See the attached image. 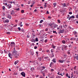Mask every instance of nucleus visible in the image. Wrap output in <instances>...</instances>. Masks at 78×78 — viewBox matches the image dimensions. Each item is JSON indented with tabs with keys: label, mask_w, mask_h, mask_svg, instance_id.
Returning a JSON list of instances; mask_svg holds the SVG:
<instances>
[{
	"label": "nucleus",
	"mask_w": 78,
	"mask_h": 78,
	"mask_svg": "<svg viewBox=\"0 0 78 78\" xmlns=\"http://www.w3.org/2000/svg\"><path fill=\"white\" fill-rule=\"evenodd\" d=\"M17 51H13L12 52V54L13 56H15V55H17Z\"/></svg>",
	"instance_id": "f257e3e1"
},
{
	"label": "nucleus",
	"mask_w": 78,
	"mask_h": 78,
	"mask_svg": "<svg viewBox=\"0 0 78 78\" xmlns=\"http://www.w3.org/2000/svg\"><path fill=\"white\" fill-rule=\"evenodd\" d=\"M10 45L12 47V46L14 47V46H15L16 44H15L14 42H11Z\"/></svg>",
	"instance_id": "f03ea898"
},
{
	"label": "nucleus",
	"mask_w": 78,
	"mask_h": 78,
	"mask_svg": "<svg viewBox=\"0 0 78 78\" xmlns=\"http://www.w3.org/2000/svg\"><path fill=\"white\" fill-rule=\"evenodd\" d=\"M21 75L23 76L24 77H25V73H24V72H22L20 73Z\"/></svg>",
	"instance_id": "7ed1b4c3"
},
{
	"label": "nucleus",
	"mask_w": 78,
	"mask_h": 78,
	"mask_svg": "<svg viewBox=\"0 0 78 78\" xmlns=\"http://www.w3.org/2000/svg\"><path fill=\"white\" fill-rule=\"evenodd\" d=\"M64 61H65V60H62L61 59L58 60V62H60V63H63V62H64Z\"/></svg>",
	"instance_id": "20e7f679"
},
{
	"label": "nucleus",
	"mask_w": 78,
	"mask_h": 78,
	"mask_svg": "<svg viewBox=\"0 0 78 78\" xmlns=\"http://www.w3.org/2000/svg\"><path fill=\"white\" fill-rule=\"evenodd\" d=\"M31 41L32 42H34V43H35L36 42V41L35 40V39L34 38H32L31 40Z\"/></svg>",
	"instance_id": "39448f33"
},
{
	"label": "nucleus",
	"mask_w": 78,
	"mask_h": 78,
	"mask_svg": "<svg viewBox=\"0 0 78 78\" xmlns=\"http://www.w3.org/2000/svg\"><path fill=\"white\" fill-rule=\"evenodd\" d=\"M9 58H11V59H12V55L11 54V53H9Z\"/></svg>",
	"instance_id": "423d86ee"
},
{
	"label": "nucleus",
	"mask_w": 78,
	"mask_h": 78,
	"mask_svg": "<svg viewBox=\"0 0 78 78\" xmlns=\"http://www.w3.org/2000/svg\"><path fill=\"white\" fill-rule=\"evenodd\" d=\"M9 20L6 19L5 20L4 23H9Z\"/></svg>",
	"instance_id": "0eeeda50"
},
{
	"label": "nucleus",
	"mask_w": 78,
	"mask_h": 78,
	"mask_svg": "<svg viewBox=\"0 0 78 78\" xmlns=\"http://www.w3.org/2000/svg\"><path fill=\"white\" fill-rule=\"evenodd\" d=\"M7 7L9 9H10V8L12 7V6L11 4L8 5Z\"/></svg>",
	"instance_id": "6e6552de"
},
{
	"label": "nucleus",
	"mask_w": 78,
	"mask_h": 78,
	"mask_svg": "<svg viewBox=\"0 0 78 78\" xmlns=\"http://www.w3.org/2000/svg\"><path fill=\"white\" fill-rule=\"evenodd\" d=\"M30 70L32 71V72H34V67H32L30 68Z\"/></svg>",
	"instance_id": "1a4fd4ad"
},
{
	"label": "nucleus",
	"mask_w": 78,
	"mask_h": 78,
	"mask_svg": "<svg viewBox=\"0 0 78 78\" xmlns=\"http://www.w3.org/2000/svg\"><path fill=\"white\" fill-rule=\"evenodd\" d=\"M7 17L9 19H11V16L9 15H7Z\"/></svg>",
	"instance_id": "9d476101"
},
{
	"label": "nucleus",
	"mask_w": 78,
	"mask_h": 78,
	"mask_svg": "<svg viewBox=\"0 0 78 78\" xmlns=\"http://www.w3.org/2000/svg\"><path fill=\"white\" fill-rule=\"evenodd\" d=\"M57 74L58 75H61L62 76H63V75H62V73H60V72H58Z\"/></svg>",
	"instance_id": "9b49d317"
},
{
	"label": "nucleus",
	"mask_w": 78,
	"mask_h": 78,
	"mask_svg": "<svg viewBox=\"0 0 78 78\" xmlns=\"http://www.w3.org/2000/svg\"><path fill=\"white\" fill-rule=\"evenodd\" d=\"M64 32V30H61L60 31V33H63Z\"/></svg>",
	"instance_id": "f8f14e48"
},
{
	"label": "nucleus",
	"mask_w": 78,
	"mask_h": 78,
	"mask_svg": "<svg viewBox=\"0 0 78 78\" xmlns=\"http://www.w3.org/2000/svg\"><path fill=\"white\" fill-rule=\"evenodd\" d=\"M67 46H66L65 45H64L63 46V47L64 48H65V50H66V49L67 48Z\"/></svg>",
	"instance_id": "ddd939ff"
},
{
	"label": "nucleus",
	"mask_w": 78,
	"mask_h": 78,
	"mask_svg": "<svg viewBox=\"0 0 78 78\" xmlns=\"http://www.w3.org/2000/svg\"><path fill=\"white\" fill-rule=\"evenodd\" d=\"M66 76L67 77H68L69 78H70V76H69V74L68 73H67L66 74Z\"/></svg>",
	"instance_id": "4468645a"
},
{
	"label": "nucleus",
	"mask_w": 78,
	"mask_h": 78,
	"mask_svg": "<svg viewBox=\"0 0 78 78\" xmlns=\"http://www.w3.org/2000/svg\"><path fill=\"white\" fill-rule=\"evenodd\" d=\"M19 62V60H17V61H15V65H16V64H17V63H18V62Z\"/></svg>",
	"instance_id": "2eb2a0df"
},
{
	"label": "nucleus",
	"mask_w": 78,
	"mask_h": 78,
	"mask_svg": "<svg viewBox=\"0 0 78 78\" xmlns=\"http://www.w3.org/2000/svg\"><path fill=\"white\" fill-rule=\"evenodd\" d=\"M52 47L54 49H55V48L56 46L54 45L53 44H52Z\"/></svg>",
	"instance_id": "dca6fc26"
},
{
	"label": "nucleus",
	"mask_w": 78,
	"mask_h": 78,
	"mask_svg": "<svg viewBox=\"0 0 78 78\" xmlns=\"http://www.w3.org/2000/svg\"><path fill=\"white\" fill-rule=\"evenodd\" d=\"M53 24L54 25V28H56L57 27H58V26L57 25H56L55 24H54V23H53Z\"/></svg>",
	"instance_id": "f3484780"
},
{
	"label": "nucleus",
	"mask_w": 78,
	"mask_h": 78,
	"mask_svg": "<svg viewBox=\"0 0 78 78\" xmlns=\"http://www.w3.org/2000/svg\"><path fill=\"white\" fill-rule=\"evenodd\" d=\"M41 70H44V69H45V67L44 66H42L41 68Z\"/></svg>",
	"instance_id": "a211bd4d"
},
{
	"label": "nucleus",
	"mask_w": 78,
	"mask_h": 78,
	"mask_svg": "<svg viewBox=\"0 0 78 78\" xmlns=\"http://www.w3.org/2000/svg\"><path fill=\"white\" fill-rule=\"evenodd\" d=\"M53 5H54V8H55L56 6V3H54Z\"/></svg>",
	"instance_id": "6ab92c4d"
},
{
	"label": "nucleus",
	"mask_w": 78,
	"mask_h": 78,
	"mask_svg": "<svg viewBox=\"0 0 78 78\" xmlns=\"http://www.w3.org/2000/svg\"><path fill=\"white\" fill-rule=\"evenodd\" d=\"M70 19H74L75 18V16H70Z\"/></svg>",
	"instance_id": "aec40b11"
},
{
	"label": "nucleus",
	"mask_w": 78,
	"mask_h": 78,
	"mask_svg": "<svg viewBox=\"0 0 78 78\" xmlns=\"http://www.w3.org/2000/svg\"><path fill=\"white\" fill-rule=\"evenodd\" d=\"M73 33H74V35H75L76 34H77V32H76V31H74V32H73Z\"/></svg>",
	"instance_id": "412c9836"
},
{
	"label": "nucleus",
	"mask_w": 78,
	"mask_h": 78,
	"mask_svg": "<svg viewBox=\"0 0 78 78\" xmlns=\"http://www.w3.org/2000/svg\"><path fill=\"white\" fill-rule=\"evenodd\" d=\"M66 27H67V25L66 24H63V27H64V28H65Z\"/></svg>",
	"instance_id": "4be33fe9"
},
{
	"label": "nucleus",
	"mask_w": 78,
	"mask_h": 78,
	"mask_svg": "<svg viewBox=\"0 0 78 78\" xmlns=\"http://www.w3.org/2000/svg\"><path fill=\"white\" fill-rule=\"evenodd\" d=\"M76 39V38H71L70 39V40H71V41H73V40H75Z\"/></svg>",
	"instance_id": "5701e85b"
},
{
	"label": "nucleus",
	"mask_w": 78,
	"mask_h": 78,
	"mask_svg": "<svg viewBox=\"0 0 78 78\" xmlns=\"http://www.w3.org/2000/svg\"><path fill=\"white\" fill-rule=\"evenodd\" d=\"M52 61L53 62H56V59H54L53 60H52Z\"/></svg>",
	"instance_id": "b1692460"
},
{
	"label": "nucleus",
	"mask_w": 78,
	"mask_h": 78,
	"mask_svg": "<svg viewBox=\"0 0 78 78\" xmlns=\"http://www.w3.org/2000/svg\"><path fill=\"white\" fill-rule=\"evenodd\" d=\"M30 54L31 55H34V52H33V51H31L30 52Z\"/></svg>",
	"instance_id": "393cba45"
},
{
	"label": "nucleus",
	"mask_w": 78,
	"mask_h": 78,
	"mask_svg": "<svg viewBox=\"0 0 78 78\" xmlns=\"http://www.w3.org/2000/svg\"><path fill=\"white\" fill-rule=\"evenodd\" d=\"M49 26L51 27V28H52L53 27V26H52V23L49 24Z\"/></svg>",
	"instance_id": "a878e982"
},
{
	"label": "nucleus",
	"mask_w": 78,
	"mask_h": 78,
	"mask_svg": "<svg viewBox=\"0 0 78 78\" xmlns=\"http://www.w3.org/2000/svg\"><path fill=\"white\" fill-rule=\"evenodd\" d=\"M62 5L64 7H65V6H66V3L63 4Z\"/></svg>",
	"instance_id": "bb28decb"
},
{
	"label": "nucleus",
	"mask_w": 78,
	"mask_h": 78,
	"mask_svg": "<svg viewBox=\"0 0 78 78\" xmlns=\"http://www.w3.org/2000/svg\"><path fill=\"white\" fill-rule=\"evenodd\" d=\"M35 41H36V42H38V38H37V37H36Z\"/></svg>",
	"instance_id": "cd10ccee"
},
{
	"label": "nucleus",
	"mask_w": 78,
	"mask_h": 78,
	"mask_svg": "<svg viewBox=\"0 0 78 78\" xmlns=\"http://www.w3.org/2000/svg\"><path fill=\"white\" fill-rule=\"evenodd\" d=\"M77 56V55H76V54H74V58H76Z\"/></svg>",
	"instance_id": "c85d7f7f"
},
{
	"label": "nucleus",
	"mask_w": 78,
	"mask_h": 78,
	"mask_svg": "<svg viewBox=\"0 0 78 78\" xmlns=\"http://www.w3.org/2000/svg\"><path fill=\"white\" fill-rule=\"evenodd\" d=\"M59 27L60 28H61V29H62V25H60Z\"/></svg>",
	"instance_id": "c756f323"
},
{
	"label": "nucleus",
	"mask_w": 78,
	"mask_h": 78,
	"mask_svg": "<svg viewBox=\"0 0 78 78\" xmlns=\"http://www.w3.org/2000/svg\"><path fill=\"white\" fill-rule=\"evenodd\" d=\"M62 42L63 44H66V41L63 40L62 41Z\"/></svg>",
	"instance_id": "7c9ffc66"
},
{
	"label": "nucleus",
	"mask_w": 78,
	"mask_h": 78,
	"mask_svg": "<svg viewBox=\"0 0 78 78\" xmlns=\"http://www.w3.org/2000/svg\"><path fill=\"white\" fill-rule=\"evenodd\" d=\"M48 58V57H44V59H46V60H47V59Z\"/></svg>",
	"instance_id": "2f4dec72"
},
{
	"label": "nucleus",
	"mask_w": 78,
	"mask_h": 78,
	"mask_svg": "<svg viewBox=\"0 0 78 78\" xmlns=\"http://www.w3.org/2000/svg\"><path fill=\"white\" fill-rule=\"evenodd\" d=\"M2 8L3 10H5V6H3L2 7Z\"/></svg>",
	"instance_id": "473e14b6"
},
{
	"label": "nucleus",
	"mask_w": 78,
	"mask_h": 78,
	"mask_svg": "<svg viewBox=\"0 0 78 78\" xmlns=\"http://www.w3.org/2000/svg\"><path fill=\"white\" fill-rule=\"evenodd\" d=\"M58 23H61V21L59 20H58Z\"/></svg>",
	"instance_id": "72a5a7b5"
},
{
	"label": "nucleus",
	"mask_w": 78,
	"mask_h": 78,
	"mask_svg": "<svg viewBox=\"0 0 78 78\" xmlns=\"http://www.w3.org/2000/svg\"><path fill=\"white\" fill-rule=\"evenodd\" d=\"M43 22H44V20H41L40 21V23H42Z\"/></svg>",
	"instance_id": "f704fd0d"
},
{
	"label": "nucleus",
	"mask_w": 78,
	"mask_h": 78,
	"mask_svg": "<svg viewBox=\"0 0 78 78\" xmlns=\"http://www.w3.org/2000/svg\"><path fill=\"white\" fill-rule=\"evenodd\" d=\"M53 33H56V34H57V32H56V31H53Z\"/></svg>",
	"instance_id": "c9c22d12"
},
{
	"label": "nucleus",
	"mask_w": 78,
	"mask_h": 78,
	"mask_svg": "<svg viewBox=\"0 0 78 78\" xmlns=\"http://www.w3.org/2000/svg\"><path fill=\"white\" fill-rule=\"evenodd\" d=\"M77 60H78V55H77L76 58Z\"/></svg>",
	"instance_id": "e433bc0d"
},
{
	"label": "nucleus",
	"mask_w": 78,
	"mask_h": 78,
	"mask_svg": "<svg viewBox=\"0 0 78 78\" xmlns=\"http://www.w3.org/2000/svg\"><path fill=\"white\" fill-rule=\"evenodd\" d=\"M14 11H11V14H14Z\"/></svg>",
	"instance_id": "4c0bfd02"
},
{
	"label": "nucleus",
	"mask_w": 78,
	"mask_h": 78,
	"mask_svg": "<svg viewBox=\"0 0 78 78\" xmlns=\"http://www.w3.org/2000/svg\"><path fill=\"white\" fill-rule=\"evenodd\" d=\"M23 70V69L22 68H20L19 69V71H22Z\"/></svg>",
	"instance_id": "58836bf2"
},
{
	"label": "nucleus",
	"mask_w": 78,
	"mask_h": 78,
	"mask_svg": "<svg viewBox=\"0 0 78 78\" xmlns=\"http://www.w3.org/2000/svg\"><path fill=\"white\" fill-rule=\"evenodd\" d=\"M47 41H48V40H47V39H46L44 40V42H45V43H46V42H47Z\"/></svg>",
	"instance_id": "ea45409f"
},
{
	"label": "nucleus",
	"mask_w": 78,
	"mask_h": 78,
	"mask_svg": "<svg viewBox=\"0 0 78 78\" xmlns=\"http://www.w3.org/2000/svg\"><path fill=\"white\" fill-rule=\"evenodd\" d=\"M21 12L22 13H23L24 12V10H22L21 11Z\"/></svg>",
	"instance_id": "a19ab883"
},
{
	"label": "nucleus",
	"mask_w": 78,
	"mask_h": 78,
	"mask_svg": "<svg viewBox=\"0 0 78 78\" xmlns=\"http://www.w3.org/2000/svg\"><path fill=\"white\" fill-rule=\"evenodd\" d=\"M38 60L39 61H41V58H38Z\"/></svg>",
	"instance_id": "79ce46f5"
},
{
	"label": "nucleus",
	"mask_w": 78,
	"mask_h": 78,
	"mask_svg": "<svg viewBox=\"0 0 78 78\" xmlns=\"http://www.w3.org/2000/svg\"><path fill=\"white\" fill-rule=\"evenodd\" d=\"M16 11H19V10H20V9H19V8H16Z\"/></svg>",
	"instance_id": "37998d69"
},
{
	"label": "nucleus",
	"mask_w": 78,
	"mask_h": 78,
	"mask_svg": "<svg viewBox=\"0 0 78 78\" xmlns=\"http://www.w3.org/2000/svg\"><path fill=\"white\" fill-rule=\"evenodd\" d=\"M36 54H37V56H38V54H39V52H38V51H36Z\"/></svg>",
	"instance_id": "c03bdc74"
},
{
	"label": "nucleus",
	"mask_w": 78,
	"mask_h": 78,
	"mask_svg": "<svg viewBox=\"0 0 78 78\" xmlns=\"http://www.w3.org/2000/svg\"><path fill=\"white\" fill-rule=\"evenodd\" d=\"M51 72H54V69H51Z\"/></svg>",
	"instance_id": "a18cd8bd"
},
{
	"label": "nucleus",
	"mask_w": 78,
	"mask_h": 78,
	"mask_svg": "<svg viewBox=\"0 0 78 78\" xmlns=\"http://www.w3.org/2000/svg\"><path fill=\"white\" fill-rule=\"evenodd\" d=\"M45 5H44V7L46 8L47 6V5H46V4H47V3H45Z\"/></svg>",
	"instance_id": "49530a36"
},
{
	"label": "nucleus",
	"mask_w": 78,
	"mask_h": 78,
	"mask_svg": "<svg viewBox=\"0 0 78 78\" xmlns=\"http://www.w3.org/2000/svg\"><path fill=\"white\" fill-rule=\"evenodd\" d=\"M25 25H26V26H28L29 25V24L27 23H25Z\"/></svg>",
	"instance_id": "de8ad7c7"
},
{
	"label": "nucleus",
	"mask_w": 78,
	"mask_h": 78,
	"mask_svg": "<svg viewBox=\"0 0 78 78\" xmlns=\"http://www.w3.org/2000/svg\"><path fill=\"white\" fill-rule=\"evenodd\" d=\"M18 30H19V31H20V30H21V29H20V27H18Z\"/></svg>",
	"instance_id": "09e8293b"
},
{
	"label": "nucleus",
	"mask_w": 78,
	"mask_h": 78,
	"mask_svg": "<svg viewBox=\"0 0 78 78\" xmlns=\"http://www.w3.org/2000/svg\"><path fill=\"white\" fill-rule=\"evenodd\" d=\"M69 14H72V12H69Z\"/></svg>",
	"instance_id": "8fccbe9b"
},
{
	"label": "nucleus",
	"mask_w": 78,
	"mask_h": 78,
	"mask_svg": "<svg viewBox=\"0 0 78 78\" xmlns=\"http://www.w3.org/2000/svg\"><path fill=\"white\" fill-rule=\"evenodd\" d=\"M51 53H53V49H51Z\"/></svg>",
	"instance_id": "3c124183"
},
{
	"label": "nucleus",
	"mask_w": 78,
	"mask_h": 78,
	"mask_svg": "<svg viewBox=\"0 0 78 78\" xmlns=\"http://www.w3.org/2000/svg\"><path fill=\"white\" fill-rule=\"evenodd\" d=\"M6 34H10V33L9 32H7L6 33Z\"/></svg>",
	"instance_id": "603ef678"
},
{
	"label": "nucleus",
	"mask_w": 78,
	"mask_h": 78,
	"mask_svg": "<svg viewBox=\"0 0 78 78\" xmlns=\"http://www.w3.org/2000/svg\"><path fill=\"white\" fill-rule=\"evenodd\" d=\"M12 3H13V4H14L15 5H16V3H15V2H13Z\"/></svg>",
	"instance_id": "864d4df0"
},
{
	"label": "nucleus",
	"mask_w": 78,
	"mask_h": 78,
	"mask_svg": "<svg viewBox=\"0 0 78 78\" xmlns=\"http://www.w3.org/2000/svg\"><path fill=\"white\" fill-rule=\"evenodd\" d=\"M76 66H75V67H74V70H76Z\"/></svg>",
	"instance_id": "5fc2aeb1"
},
{
	"label": "nucleus",
	"mask_w": 78,
	"mask_h": 78,
	"mask_svg": "<svg viewBox=\"0 0 78 78\" xmlns=\"http://www.w3.org/2000/svg\"><path fill=\"white\" fill-rule=\"evenodd\" d=\"M69 47H72V45L70 44L69 46Z\"/></svg>",
	"instance_id": "6e6d98bb"
},
{
	"label": "nucleus",
	"mask_w": 78,
	"mask_h": 78,
	"mask_svg": "<svg viewBox=\"0 0 78 78\" xmlns=\"http://www.w3.org/2000/svg\"><path fill=\"white\" fill-rule=\"evenodd\" d=\"M76 18L78 19V15H76Z\"/></svg>",
	"instance_id": "4d7b16f0"
},
{
	"label": "nucleus",
	"mask_w": 78,
	"mask_h": 78,
	"mask_svg": "<svg viewBox=\"0 0 78 78\" xmlns=\"http://www.w3.org/2000/svg\"><path fill=\"white\" fill-rule=\"evenodd\" d=\"M50 13H49V12H48V11H47V12H46V13L47 14H49Z\"/></svg>",
	"instance_id": "13d9d810"
},
{
	"label": "nucleus",
	"mask_w": 78,
	"mask_h": 78,
	"mask_svg": "<svg viewBox=\"0 0 78 78\" xmlns=\"http://www.w3.org/2000/svg\"><path fill=\"white\" fill-rule=\"evenodd\" d=\"M45 30L46 31H48V29L46 28Z\"/></svg>",
	"instance_id": "bf43d9fd"
},
{
	"label": "nucleus",
	"mask_w": 78,
	"mask_h": 78,
	"mask_svg": "<svg viewBox=\"0 0 78 78\" xmlns=\"http://www.w3.org/2000/svg\"><path fill=\"white\" fill-rule=\"evenodd\" d=\"M37 48V47L36 46H35L34 47V49H36V48Z\"/></svg>",
	"instance_id": "052dcab7"
},
{
	"label": "nucleus",
	"mask_w": 78,
	"mask_h": 78,
	"mask_svg": "<svg viewBox=\"0 0 78 78\" xmlns=\"http://www.w3.org/2000/svg\"><path fill=\"white\" fill-rule=\"evenodd\" d=\"M3 4L5 5H5L6 6L7 5V3H3Z\"/></svg>",
	"instance_id": "680f3d73"
},
{
	"label": "nucleus",
	"mask_w": 78,
	"mask_h": 78,
	"mask_svg": "<svg viewBox=\"0 0 78 78\" xmlns=\"http://www.w3.org/2000/svg\"><path fill=\"white\" fill-rule=\"evenodd\" d=\"M4 53H7V52H6V51H5V50H4Z\"/></svg>",
	"instance_id": "e2e57ef3"
},
{
	"label": "nucleus",
	"mask_w": 78,
	"mask_h": 78,
	"mask_svg": "<svg viewBox=\"0 0 78 78\" xmlns=\"http://www.w3.org/2000/svg\"><path fill=\"white\" fill-rule=\"evenodd\" d=\"M57 29L58 30L59 29H60V27H58Z\"/></svg>",
	"instance_id": "0e129e2a"
},
{
	"label": "nucleus",
	"mask_w": 78,
	"mask_h": 78,
	"mask_svg": "<svg viewBox=\"0 0 78 78\" xmlns=\"http://www.w3.org/2000/svg\"><path fill=\"white\" fill-rule=\"evenodd\" d=\"M20 26L21 27H22L23 26V25L22 24H20Z\"/></svg>",
	"instance_id": "69168bd1"
},
{
	"label": "nucleus",
	"mask_w": 78,
	"mask_h": 78,
	"mask_svg": "<svg viewBox=\"0 0 78 78\" xmlns=\"http://www.w3.org/2000/svg\"><path fill=\"white\" fill-rule=\"evenodd\" d=\"M51 56H52V57H53L54 56V55L52 54L51 55Z\"/></svg>",
	"instance_id": "338daca9"
},
{
	"label": "nucleus",
	"mask_w": 78,
	"mask_h": 78,
	"mask_svg": "<svg viewBox=\"0 0 78 78\" xmlns=\"http://www.w3.org/2000/svg\"><path fill=\"white\" fill-rule=\"evenodd\" d=\"M39 78H44L42 76H41L39 77Z\"/></svg>",
	"instance_id": "774afa93"
}]
</instances>
